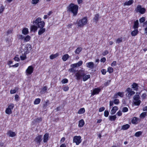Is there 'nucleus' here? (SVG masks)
I'll use <instances>...</instances> for the list:
<instances>
[{
    "mask_svg": "<svg viewBox=\"0 0 147 147\" xmlns=\"http://www.w3.org/2000/svg\"><path fill=\"white\" fill-rule=\"evenodd\" d=\"M76 79L77 80H80L82 79L84 81H86L90 77V75H86L84 70H80L75 74Z\"/></svg>",
    "mask_w": 147,
    "mask_h": 147,
    "instance_id": "obj_1",
    "label": "nucleus"
},
{
    "mask_svg": "<svg viewBox=\"0 0 147 147\" xmlns=\"http://www.w3.org/2000/svg\"><path fill=\"white\" fill-rule=\"evenodd\" d=\"M67 10L73 14V16H76L78 13V6L76 5L71 3L67 7Z\"/></svg>",
    "mask_w": 147,
    "mask_h": 147,
    "instance_id": "obj_2",
    "label": "nucleus"
},
{
    "mask_svg": "<svg viewBox=\"0 0 147 147\" xmlns=\"http://www.w3.org/2000/svg\"><path fill=\"white\" fill-rule=\"evenodd\" d=\"M33 24L37 26L38 28H44L45 22L42 20L41 18L38 17L33 22Z\"/></svg>",
    "mask_w": 147,
    "mask_h": 147,
    "instance_id": "obj_3",
    "label": "nucleus"
},
{
    "mask_svg": "<svg viewBox=\"0 0 147 147\" xmlns=\"http://www.w3.org/2000/svg\"><path fill=\"white\" fill-rule=\"evenodd\" d=\"M88 20L87 17H85L79 20L77 22V25L78 27H83L87 24Z\"/></svg>",
    "mask_w": 147,
    "mask_h": 147,
    "instance_id": "obj_4",
    "label": "nucleus"
},
{
    "mask_svg": "<svg viewBox=\"0 0 147 147\" xmlns=\"http://www.w3.org/2000/svg\"><path fill=\"white\" fill-rule=\"evenodd\" d=\"M43 137L42 135H38L36 136L34 140V141L38 146L41 144L42 140Z\"/></svg>",
    "mask_w": 147,
    "mask_h": 147,
    "instance_id": "obj_5",
    "label": "nucleus"
},
{
    "mask_svg": "<svg viewBox=\"0 0 147 147\" xmlns=\"http://www.w3.org/2000/svg\"><path fill=\"white\" fill-rule=\"evenodd\" d=\"M82 137L80 136H75L73 139V142L75 143L77 145H79L82 140Z\"/></svg>",
    "mask_w": 147,
    "mask_h": 147,
    "instance_id": "obj_6",
    "label": "nucleus"
},
{
    "mask_svg": "<svg viewBox=\"0 0 147 147\" xmlns=\"http://www.w3.org/2000/svg\"><path fill=\"white\" fill-rule=\"evenodd\" d=\"M14 105L13 103H11L8 106L5 111V113L8 115H10L12 113V110L14 107Z\"/></svg>",
    "mask_w": 147,
    "mask_h": 147,
    "instance_id": "obj_7",
    "label": "nucleus"
},
{
    "mask_svg": "<svg viewBox=\"0 0 147 147\" xmlns=\"http://www.w3.org/2000/svg\"><path fill=\"white\" fill-rule=\"evenodd\" d=\"M135 10L137 12H139L141 14H144L146 11L145 9L142 7L140 5H138Z\"/></svg>",
    "mask_w": 147,
    "mask_h": 147,
    "instance_id": "obj_8",
    "label": "nucleus"
},
{
    "mask_svg": "<svg viewBox=\"0 0 147 147\" xmlns=\"http://www.w3.org/2000/svg\"><path fill=\"white\" fill-rule=\"evenodd\" d=\"M134 104L137 106H139L140 104L141 101L140 99V96L139 95H135L134 97Z\"/></svg>",
    "mask_w": 147,
    "mask_h": 147,
    "instance_id": "obj_9",
    "label": "nucleus"
},
{
    "mask_svg": "<svg viewBox=\"0 0 147 147\" xmlns=\"http://www.w3.org/2000/svg\"><path fill=\"white\" fill-rule=\"evenodd\" d=\"M125 92H126V96L129 98L135 94V92L132 91V89L130 88H127L125 90Z\"/></svg>",
    "mask_w": 147,
    "mask_h": 147,
    "instance_id": "obj_10",
    "label": "nucleus"
},
{
    "mask_svg": "<svg viewBox=\"0 0 147 147\" xmlns=\"http://www.w3.org/2000/svg\"><path fill=\"white\" fill-rule=\"evenodd\" d=\"M23 50L24 54H27L31 49V46L30 44H27L24 46Z\"/></svg>",
    "mask_w": 147,
    "mask_h": 147,
    "instance_id": "obj_11",
    "label": "nucleus"
},
{
    "mask_svg": "<svg viewBox=\"0 0 147 147\" xmlns=\"http://www.w3.org/2000/svg\"><path fill=\"white\" fill-rule=\"evenodd\" d=\"M33 70L34 68L32 65L29 66L26 70V75L27 76L30 75L33 72Z\"/></svg>",
    "mask_w": 147,
    "mask_h": 147,
    "instance_id": "obj_12",
    "label": "nucleus"
},
{
    "mask_svg": "<svg viewBox=\"0 0 147 147\" xmlns=\"http://www.w3.org/2000/svg\"><path fill=\"white\" fill-rule=\"evenodd\" d=\"M7 134L9 137H14L16 135V133L15 132L10 130L8 131Z\"/></svg>",
    "mask_w": 147,
    "mask_h": 147,
    "instance_id": "obj_13",
    "label": "nucleus"
},
{
    "mask_svg": "<svg viewBox=\"0 0 147 147\" xmlns=\"http://www.w3.org/2000/svg\"><path fill=\"white\" fill-rule=\"evenodd\" d=\"M86 67L90 69H92L94 67V64L92 62H90L86 64Z\"/></svg>",
    "mask_w": 147,
    "mask_h": 147,
    "instance_id": "obj_14",
    "label": "nucleus"
},
{
    "mask_svg": "<svg viewBox=\"0 0 147 147\" xmlns=\"http://www.w3.org/2000/svg\"><path fill=\"white\" fill-rule=\"evenodd\" d=\"M100 89L99 88H95L94 89L92 93V95H94L96 94H98L100 91Z\"/></svg>",
    "mask_w": 147,
    "mask_h": 147,
    "instance_id": "obj_15",
    "label": "nucleus"
},
{
    "mask_svg": "<svg viewBox=\"0 0 147 147\" xmlns=\"http://www.w3.org/2000/svg\"><path fill=\"white\" fill-rule=\"evenodd\" d=\"M118 109V107L117 106H115L113 107L112 108L111 112V115H113L115 114L117 111Z\"/></svg>",
    "mask_w": 147,
    "mask_h": 147,
    "instance_id": "obj_16",
    "label": "nucleus"
},
{
    "mask_svg": "<svg viewBox=\"0 0 147 147\" xmlns=\"http://www.w3.org/2000/svg\"><path fill=\"white\" fill-rule=\"evenodd\" d=\"M49 138V134L48 133H46L43 136V142L44 143L47 142Z\"/></svg>",
    "mask_w": 147,
    "mask_h": 147,
    "instance_id": "obj_17",
    "label": "nucleus"
},
{
    "mask_svg": "<svg viewBox=\"0 0 147 147\" xmlns=\"http://www.w3.org/2000/svg\"><path fill=\"white\" fill-rule=\"evenodd\" d=\"M134 2L133 0H130L127 1H125L124 3V6H129L132 4Z\"/></svg>",
    "mask_w": 147,
    "mask_h": 147,
    "instance_id": "obj_18",
    "label": "nucleus"
},
{
    "mask_svg": "<svg viewBox=\"0 0 147 147\" xmlns=\"http://www.w3.org/2000/svg\"><path fill=\"white\" fill-rule=\"evenodd\" d=\"M139 121V119L138 118L136 117H134L131 121L132 123L133 124H138Z\"/></svg>",
    "mask_w": 147,
    "mask_h": 147,
    "instance_id": "obj_19",
    "label": "nucleus"
},
{
    "mask_svg": "<svg viewBox=\"0 0 147 147\" xmlns=\"http://www.w3.org/2000/svg\"><path fill=\"white\" fill-rule=\"evenodd\" d=\"M38 28L36 25H32L30 27V30L31 31L35 32L36 31Z\"/></svg>",
    "mask_w": 147,
    "mask_h": 147,
    "instance_id": "obj_20",
    "label": "nucleus"
},
{
    "mask_svg": "<svg viewBox=\"0 0 147 147\" xmlns=\"http://www.w3.org/2000/svg\"><path fill=\"white\" fill-rule=\"evenodd\" d=\"M138 85L137 84L135 83H133L132 85V88L134 90H137L138 89Z\"/></svg>",
    "mask_w": 147,
    "mask_h": 147,
    "instance_id": "obj_21",
    "label": "nucleus"
},
{
    "mask_svg": "<svg viewBox=\"0 0 147 147\" xmlns=\"http://www.w3.org/2000/svg\"><path fill=\"white\" fill-rule=\"evenodd\" d=\"M40 29L38 32V34L41 35L45 31L46 29L43 28H40Z\"/></svg>",
    "mask_w": 147,
    "mask_h": 147,
    "instance_id": "obj_22",
    "label": "nucleus"
},
{
    "mask_svg": "<svg viewBox=\"0 0 147 147\" xmlns=\"http://www.w3.org/2000/svg\"><path fill=\"white\" fill-rule=\"evenodd\" d=\"M117 118L115 115H110L109 117V119L111 121H115Z\"/></svg>",
    "mask_w": 147,
    "mask_h": 147,
    "instance_id": "obj_23",
    "label": "nucleus"
},
{
    "mask_svg": "<svg viewBox=\"0 0 147 147\" xmlns=\"http://www.w3.org/2000/svg\"><path fill=\"white\" fill-rule=\"evenodd\" d=\"M85 122L83 119H82L79 122L78 126L79 127H82L84 125Z\"/></svg>",
    "mask_w": 147,
    "mask_h": 147,
    "instance_id": "obj_24",
    "label": "nucleus"
},
{
    "mask_svg": "<svg viewBox=\"0 0 147 147\" xmlns=\"http://www.w3.org/2000/svg\"><path fill=\"white\" fill-rule=\"evenodd\" d=\"M69 56L68 54H65L62 57V59L64 61H66L69 58Z\"/></svg>",
    "mask_w": 147,
    "mask_h": 147,
    "instance_id": "obj_25",
    "label": "nucleus"
},
{
    "mask_svg": "<svg viewBox=\"0 0 147 147\" xmlns=\"http://www.w3.org/2000/svg\"><path fill=\"white\" fill-rule=\"evenodd\" d=\"M139 22L138 20H136L134 22V24L133 26V28L134 29H137L138 27Z\"/></svg>",
    "mask_w": 147,
    "mask_h": 147,
    "instance_id": "obj_26",
    "label": "nucleus"
},
{
    "mask_svg": "<svg viewBox=\"0 0 147 147\" xmlns=\"http://www.w3.org/2000/svg\"><path fill=\"white\" fill-rule=\"evenodd\" d=\"M82 48L81 47H78L75 51V53L76 54H79L82 51Z\"/></svg>",
    "mask_w": 147,
    "mask_h": 147,
    "instance_id": "obj_27",
    "label": "nucleus"
},
{
    "mask_svg": "<svg viewBox=\"0 0 147 147\" xmlns=\"http://www.w3.org/2000/svg\"><path fill=\"white\" fill-rule=\"evenodd\" d=\"M130 127V125L128 124H126L123 125L121 127V129L123 130L127 129Z\"/></svg>",
    "mask_w": 147,
    "mask_h": 147,
    "instance_id": "obj_28",
    "label": "nucleus"
},
{
    "mask_svg": "<svg viewBox=\"0 0 147 147\" xmlns=\"http://www.w3.org/2000/svg\"><path fill=\"white\" fill-rule=\"evenodd\" d=\"M138 31L137 29H136L131 32V35L132 36H135L138 33Z\"/></svg>",
    "mask_w": 147,
    "mask_h": 147,
    "instance_id": "obj_29",
    "label": "nucleus"
},
{
    "mask_svg": "<svg viewBox=\"0 0 147 147\" xmlns=\"http://www.w3.org/2000/svg\"><path fill=\"white\" fill-rule=\"evenodd\" d=\"M22 33L24 35H26L28 33V29L27 28H25L22 30Z\"/></svg>",
    "mask_w": 147,
    "mask_h": 147,
    "instance_id": "obj_30",
    "label": "nucleus"
},
{
    "mask_svg": "<svg viewBox=\"0 0 147 147\" xmlns=\"http://www.w3.org/2000/svg\"><path fill=\"white\" fill-rule=\"evenodd\" d=\"M59 55V54L58 53H56L55 54H52L50 56V58L51 59H53L58 57Z\"/></svg>",
    "mask_w": 147,
    "mask_h": 147,
    "instance_id": "obj_31",
    "label": "nucleus"
},
{
    "mask_svg": "<svg viewBox=\"0 0 147 147\" xmlns=\"http://www.w3.org/2000/svg\"><path fill=\"white\" fill-rule=\"evenodd\" d=\"M85 111V109L84 108H81L79 110L78 113L80 114H82L84 113Z\"/></svg>",
    "mask_w": 147,
    "mask_h": 147,
    "instance_id": "obj_32",
    "label": "nucleus"
},
{
    "mask_svg": "<svg viewBox=\"0 0 147 147\" xmlns=\"http://www.w3.org/2000/svg\"><path fill=\"white\" fill-rule=\"evenodd\" d=\"M40 99L39 98H36L34 102V105L39 104L40 101Z\"/></svg>",
    "mask_w": 147,
    "mask_h": 147,
    "instance_id": "obj_33",
    "label": "nucleus"
},
{
    "mask_svg": "<svg viewBox=\"0 0 147 147\" xmlns=\"http://www.w3.org/2000/svg\"><path fill=\"white\" fill-rule=\"evenodd\" d=\"M18 90V88H16L14 89H11L10 91V93L11 94H15L16 92Z\"/></svg>",
    "mask_w": 147,
    "mask_h": 147,
    "instance_id": "obj_34",
    "label": "nucleus"
},
{
    "mask_svg": "<svg viewBox=\"0 0 147 147\" xmlns=\"http://www.w3.org/2000/svg\"><path fill=\"white\" fill-rule=\"evenodd\" d=\"M142 132L140 131L137 132L135 133V136L137 137H139L142 135Z\"/></svg>",
    "mask_w": 147,
    "mask_h": 147,
    "instance_id": "obj_35",
    "label": "nucleus"
},
{
    "mask_svg": "<svg viewBox=\"0 0 147 147\" xmlns=\"http://www.w3.org/2000/svg\"><path fill=\"white\" fill-rule=\"evenodd\" d=\"M26 54H24L21 55L20 57L22 60H24L26 59Z\"/></svg>",
    "mask_w": 147,
    "mask_h": 147,
    "instance_id": "obj_36",
    "label": "nucleus"
},
{
    "mask_svg": "<svg viewBox=\"0 0 147 147\" xmlns=\"http://www.w3.org/2000/svg\"><path fill=\"white\" fill-rule=\"evenodd\" d=\"M146 112H144L141 113L140 115V118H144L146 115Z\"/></svg>",
    "mask_w": 147,
    "mask_h": 147,
    "instance_id": "obj_37",
    "label": "nucleus"
},
{
    "mask_svg": "<svg viewBox=\"0 0 147 147\" xmlns=\"http://www.w3.org/2000/svg\"><path fill=\"white\" fill-rule=\"evenodd\" d=\"M47 88L46 86H45L41 90L40 92L41 94H42L45 92V91L47 90Z\"/></svg>",
    "mask_w": 147,
    "mask_h": 147,
    "instance_id": "obj_38",
    "label": "nucleus"
},
{
    "mask_svg": "<svg viewBox=\"0 0 147 147\" xmlns=\"http://www.w3.org/2000/svg\"><path fill=\"white\" fill-rule=\"evenodd\" d=\"M30 39V37L29 35H27L26 37H24V41L26 42L28 41Z\"/></svg>",
    "mask_w": 147,
    "mask_h": 147,
    "instance_id": "obj_39",
    "label": "nucleus"
},
{
    "mask_svg": "<svg viewBox=\"0 0 147 147\" xmlns=\"http://www.w3.org/2000/svg\"><path fill=\"white\" fill-rule=\"evenodd\" d=\"M107 71L109 73H111L113 72V69L112 67H109L108 68Z\"/></svg>",
    "mask_w": 147,
    "mask_h": 147,
    "instance_id": "obj_40",
    "label": "nucleus"
},
{
    "mask_svg": "<svg viewBox=\"0 0 147 147\" xmlns=\"http://www.w3.org/2000/svg\"><path fill=\"white\" fill-rule=\"evenodd\" d=\"M39 1V0H32L31 3L34 5H35L38 3Z\"/></svg>",
    "mask_w": 147,
    "mask_h": 147,
    "instance_id": "obj_41",
    "label": "nucleus"
},
{
    "mask_svg": "<svg viewBox=\"0 0 147 147\" xmlns=\"http://www.w3.org/2000/svg\"><path fill=\"white\" fill-rule=\"evenodd\" d=\"M99 15L98 14H97L95 16L94 19L96 22H97L98 20Z\"/></svg>",
    "mask_w": 147,
    "mask_h": 147,
    "instance_id": "obj_42",
    "label": "nucleus"
},
{
    "mask_svg": "<svg viewBox=\"0 0 147 147\" xmlns=\"http://www.w3.org/2000/svg\"><path fill=\"white\" fill-rule=\"evenodd\" d=\"M117 94L121 97H123L124 96V92H117Z\"/></svg>",
    "mask_w": 147,
    "mask_h": 147,
    "instance_id": "obj_43",
    "label": "nucleus"
},
{
    "mask_svg": "<svg viewBox=\"0 0 147 147\" xmlns=\"http://www.w3.org/2000/svg\"><path fill=\"white\" fill-rule=\"evenodd\" d=\"M122 41V37L119 38L116 40V43H119Z\"/></svg>",
    "mask_w": 147,
    "mask_h": 147,
    "instance_id": "obj_44",
    "label": "nucleus"
},
{
    "mask_svg": "<svg viewBox=\"0 0 147 147\" xmlns=\"http://www.w3.org/2000/svg\"><path fill=\"white\" fill-rule=\"evenodd\" d=\"M68 79L66 78H65L62 80L61 81V82L62 84H64L67 83L68 82Z\"/></svg>",
    "mask_w": 147,
    "mask_h": 147,
    "instance_id": "obj_45",
    "label": "nucleus"
},
{
    "mask_svg": "<svg viewBox=\"0 0 147 147\" xmlns=\"http://www.w3.org/2000/svg\"><path fill=\"white\" fill-rule=\"evenodd\" d=\"M128 108L126 107H123L122 110V111L124 113L127 112L128 111Z\"/></svg>",
    "mask_w": 147,
    "mask_h": 147,
    "instance_id": "obj_46",
    "label": "nucleus"
},
{
    "mask_svg": "<svg viewBox=\"0 0 147 147\" xmlns=\"http://www.w3.org/2000/svg\"><path fill=\"white\" fill-rule=\"evenodd\" d=\"M113 101L114 102V104L116 105H118L119 102V100L118 99H115L113 100Z\"/></svg>",
    "mask_w": 147,
    "mask_h": 147,
    "instance_id": "obj_47",
    "label": "nucleus"
},
{
    "mask_svg": "<svg viewBox=\"0 0 147 147\" xmlns=\"http://www.w3.org/2000/svg\"><path fill=\"white\" fill-rule=\"evenodd\" d=\"M140 23L144 22L145 20V18L144 17H142L139 20Z\"/></svg>",
    "mask_w": 147,
    "mask_h": 147,
    "instance_id": "obj_48",
    "label": "nucleus"
},
{
    "mask_svg": "<svg viewBox=\"0 0 147 147\" xmlns=\"http://www.w3.org/2000/svg\"><path fill=\"white\" fill-rule=\"evenodd\" d=\"M5 8L3 5H1L0 7V13H2L4 10Z\"/></svg>",
    "mask_w": 147,
    "mask_h": 147,
    "instance_id": "obj_49",
    "label": "nucleus"
},
{
    "mask_svg": "<svg viewBox=\"0 0 147 147\" xmlns=\"http://www.w3.org/2000/svg\"><path fill=\"white\" fill-rule=\"evenodd\" d=\"M76 63L77 67H79L81 66L83 62L82 61H79L78 63Z\"/></svg>",
    "mask_w": 147,
    "mask_h": 147,
    "instance_id": "obj_50",
    "label": "nucleus"
},
{
    "mask_svg": "<svg viewBox=\"0 0 147 147\" xmlns=\"http://www.w3.org/2000/svg\"><path fill=\"white\" fill-rule=\"evenodd\" d=\"M109 115V112L107 110H105L104 111V116L105 117H107Z\"/></svg>",
    "mask_w": 147,
    "mask_h": 147,
    "instance_id": "obj_51",
    "label": "nucleus"
},
{
    "mask_svg": "<svg viewBox=\"0 0 147 147\" xmlns=\"http://www.w3.org/2000/svg\"><path fill=\"white\" fill-rule=\"evenodd\" d=\"M14 59L17 61H20V59L18 55H16L14 58Z\"/></svg>",
    "mask_w": 147,
    "mask_h": 147,
    "instance_id": "obj_52",
    "label": "nucleus"
},
{
    "mask_svg": "<svg viewBox=\"0 0 147 147\" xmlns=\"http://www.w3.org/2000/svg\"><path fill=\"white\" fill-rule=\"evenodd\" d=\"M116 115L119 116H121L122 115V111L120 110L119 111H118Z\"/></svg>",
    "mask_w": 147,
    "mask_h": 147,
    "instance_id": "obj_53",
    "label": "nucleus"
},
{
    "mask_svg": "<svg viewBox=\"0 0 147 147\" xmlns=\"http://www.w3.org/2000/svg\"><path fill=\"white\" fill-rule=\"evenodd\" d=\"M69 90V87L67 86H65L63 87V90L64 91H68Z\"/></svg>",
    "mask_w": 147,
    "mask_h": 147,
    "instance_id": "obj_54",
    "label": "nucleus"
},
{
    "mask_svg": "<svg viewBox=\"0 0 147 147\" xmlns=\"http://www.w3.org/2000/svg\"><path fill=\"white\" fill-rule=\"evenodd\" d=\"M117 64V62L115 61H114L111 64V65L112 67H114Z\"/></svg>",
    "mask_w": 147,
    "mask_h": 147,
    "instance_id": "obj_55",
    "label": "nucleus"
},
{
    "mask_svg": "<svg viewBox=\"0 0 147 147\" xmlns=\"http://www.w3.org/2000/svg\"><path fill=\"white\" fill-rule=\"evenodd\" d=\"M24 36L22 35H19L18 36V38L19 39L22 40L24 39Z\"/></svg>",
    "mask_w": 147,
    "mask_h": 147,
    "instance_id": "obj_56",
    "label": "nucleus"
},
{
    "mask_svg": "<svg viewBox=\"0 0 147 147\" xmlns=\"http://www.w3.org/2000/svg\"><path fill=\"white\" fill-rule=\"evenodd\" d=\"M105 108L104 107H102L100 108L99 109V112H101L105 110Z\"/></svg>",
    "mask_w": 147,
    "mask_h": 147,
    "instance_id": "obj_57",
    "label": "nucleus"
},
{
    "mask_svg": "<svg viewBox=\"0 0 147 147\" xmlns=\"http://www.w3.org/2000/svg\"><path fill=\"white\" fill-rule=\"evenodd\" d=\"M19 96L18 95L16 94L15 96V99L16 101H18V100Z\"/></svg>",
    "mask_w": 147,
    "mask_h": 147,
    "instance_id": "obj_58",
    "label": "nucleus"
},
{
    "mask_svg": "<svg viewBox=\"0 0 147 147\" xmlns=\"http://www.w3.org/2000/svg\"><path fill=\"white\" fill-rule=\"evenodd\" d=\"M102 74L103 75H105L106 73V70L105 69H102L101 71Z\"/></svg>",
    "mask_w": 147,
    "mask_h": 147,
    "instance_id": "obj_59",
    "label": "nucleus"
},
{
    "mask_svg": "<svg viewBox=\"0 0 147 147\" xmlns=\"http://www.w3.org/2000/svg\"><path fill=\"white\" fill-rule=\"evenodd\" d=\"M71 67L72 68H74L77 67L76 63L72 64L71 65Z\"/></svg>",
    "mask_w": 147,
    "mask_h": 147,
    "instance_id": "obj_60",
    "label": "nucleus"
},
{
    "mask_svg": "<svg viewBox=\"0 0 147 147\" xmlns=\"http://www.w3.org/2000/svg\"><path fill=\"white\" fill-rule=\"evenodd\" d=\"M108 53V51L107 50H106L102 54L103 55L105 56Z\"/></svg>",
    "mask_w": 147,
    "mask_h": 147,
    "instance_id": "obj_61",
    "label": "nucleus"
},
{
    "mask_svg": "<svg viewBox=\"0 0 147 147\" xmlns=\"http://www.w3.org/2000/svg\"><path fill=\"white\" fill-rule=\"evenodd\" d=\"M73 26V24H69L67 26V28H71Z\"/></svg>",
    "mask_w": 147,
    "mask_h": 147,
    "instance_id": "obj_62",
    "label": "nucleus"
},
{
    "mask_svg": "<svg viewBox=\"0 0 147 147\" xmlns=\"http://www.w3.org/2000/svg\"><path fill=\"white\" fill-rule=\"evenodd\" d=\"M106 60L105 57H103L100 59V61L101 62L104 63Z\"/></svg>",
    "mask_w": 147,
    "mask_h": 147,
    "instance_id": "obj_63",
    "label": "nucleus"
},
{
    "mask_svg": "<svg viewBox=\"0 0 147 147\" xmlns=\"http://www.w3.org/2000/svg\"><path fill=\"white\" fill-rule=\"evenodd\" d=\"M110 80H108L106 82H105L104 85L105 86H107L109 84L110 82Z\"/></svg>",
    "mask_w": 147,
    "mask_h": 147,
    "instance_id": "obj_64",
    "label": "nucleus"
}]
</instances>
